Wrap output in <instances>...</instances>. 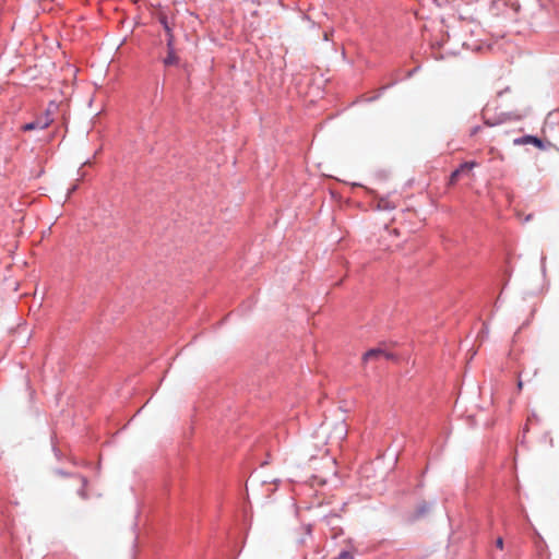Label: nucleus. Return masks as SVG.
<instances>
[{
	"label": "nucleus",
	"mask_w": 559,
	"mask_h": 559,
	"mask_svg": "<svg viewBox=\"0 0 559 559\" xmlns=\"http://www.w3.org/2000/svg\"><path fill=\"white\" fill-rule=\"evenodd\" d=\"M52 121H53V119L50 117V110L48 109L47 112L45 114V116L36 119L33 122L25 123L22 127V130L23 131H32V130H37V129H46L47 127H49L51 124Z\"/></svg>",
	"instance_id": "nucleus-1"
},
{
	"label": "nucleus",
	"mask_w": 559,
	"mask_h": 559,
	"mask_svg": "<svg viewBox=\"0 0 559 559\" xmlns=\"http://www.w3.org/2000/svg\"><path fill=\"white\" fill-rule=\"evenodd\" d=\"M513 144L514 145H526V144H533L535 145L536 147H538L539 150H544L545 148V145L543 143V141L536 136H533V135H524V136H521V138H516L513 140Z\"/></svg>",
	"instance_id": "nucleus-2"
},
{
	"label": "nucleus",
	"mask_w": 559,
	"mask_h": 559,
	"mask_svg": "<svg viewBox=\"0 0 559 559\" xmlns=\"http://www.w3.org/2000/svg\"><path fill=\"white\" fill-rule=\"evenodd\" d=\"M158 21L163 25L166 34H167V46H171L175 43V36L173 33V24L168 21L167 16L164 13L158 15Z\"/></svg>",
	"instance_id": "nucleus-3"
},
{
	"label": "nucleus",
	"mask_w": 559,
	"mask_h": 559,
	"mask_svg": "<svg viewBox=\"0 0 559 559\" xmlns=\"http://www.w3.org/2000/svg\"><path fill=\"white\" fill-rule=\"evenodd\" d=\"M381 357L389 359L391 356L388 353L383 352L382 349L373 348L365 353L362 359L364 361H369L373 359H379Z\"/></svg>",
	"instance_id": "nucleus-4"
},
{
	"label": "nucleus",
	"mask_w": 559,
	"mask_h": 559,
	"mask_svg": "<svg viewBox=\"0 0 559 559\" xmlns=\"http://www.w3.org/2000/svg\"><path fill=\"white\" fill-rule=\"evenodd\" d=\"M167 49H168V53H167V57L164 59V64L165 66H175V64H177L178 61H179V58L176 55L174 44H171V46H167Z\"/></svg>",
	"instance_id": "nucleus-5"
},
{
	"label": "nucleus",
	"mask_w": 559,
	"mask_h": 559,
	"mask_svg": "<svg viewBox=\"0 0 559 559\" xmlns=\"http://www.w3.org/2000/svg\"><path fill=\"white\" fill-rule=\"evenodd\" d=\"M478 166V164L474 160H471V162H465L463 163L456 170L463 175V174H466V175H469L471 171L476 168Z\"/></svg>",
	"instance_id": "nucleus-6"
},
{
	"label": "nucleus",
	"mask_w": 559,
	"mask_h": 559,
	"mask_svg": "<svg viewBox=\"0 0 559 559\" xmlns=\"http://www.w3.org/2000/svg\"><path fill=\"white\" fill-rule=\"evenodd\" d=\"M377 209L378 210H393L395 209V204L390 201L389 199H385V198H380L377 202Z\"/></svg>",
	"instance_id": "nucleus-7"
},
{
	"label": "nucleus",
	"mask_w": 559,
	"mask_h": 559,
	"mask_svg": "<svg viewBox=\"0 0 559 559\" xmlns=\"http://www.w3.org/2000/svg\"><path fill=\"white\" fill-rule=\"evenodd\" d=\"M460 177H461V174L455 169V170L451 174V176H450V178H449V185H450V186H454V185L457 182V180L460 179Z\"/></svg>",
	"instance_id": "nucleus-8"
},
{
	"label": "nucleus",
	"mask_w": 559,
	"mask_h": 559,
	"mask_svg": "<svg viewBox=\"0 0 559 559\" xmlns=\"http://www.w3.org/2000/svg\"><path fill=\"white\" fill-rule=\"evenodd\" d=\"M80 481H81L82 488H81V490L79 491V493H80V496H81L83 499H85V498L87 497V495L85 493V490H84V487H85V485H86V480H85L84 478H81V479H80Z\"/></svg>",
	"instance_id": "nucleus-9"
},
{
	"label": "nucleus",
	"mask_w": 559,
	"mask_h": 559,
	"mask_svg": "<svg viewBox=\"0 0 559 559\" xmlns=\"http://www.w3.org/2000/svg\"><path fill=\"white\" fill-rule=\"evenodd\" d=\"M338 429H340V436H338V439H343L345 436H346V428L344 426L343 423H340L338 425Z\"/></svg>",
	"instance_id": "nucleus-10"
},
{
	"label": "nucleus",
	"mask_w": 559,
	"mask_h": 559,
	"mask_svg": "<svg viewBox=\"0 0 559 559\" xmlns=\"http://www.w3.org/2000/svg\"><path fill=\"white\" fill-rule=\"evenodd\" d=\"M496 546L499 548V549H503V539L501 537H499L497 540H496Z\"/></svg>",
	"instance_id": "nucleus-11"
},
{
	"label": "nucleus",
	"mask_w": 559,
	"mask_h": 559,
	"mask_svg": "<svg viewBox=\"0 0 559 559\" xmlns=\"http://www.w3.org/2000/svg\"><path fill=\"white\" fill-rule=\"evenodd\" d=\"M76 188H78V186H76V185H74V186L69 190L68 197H69L72 192H74V191L76 190Z\"/></svg>",
	"instance_id": "nucleus-12"
},
{
	"label": "nucleus",
	"mask_w": 559,
	"mask_h": 559,
	"mask_svg": "<svg viewBox=\"0 0 559 559\" xmlns=\"http://www.w3.org/2000/svg\"><path fill=\"white\" fill-rule=\"evenodd\" d=\"M518 386H519V389L522 388V382L521 381H519Z\"/></svg>",
	"instance_id": "nucleus-13"
},
{
	"label": "nucleus",
	"mask_w": 559,
	"mask_h": 559,
	"mask_svg": "<svg viewBox=\"0 0 559 559\" xmlns=\"http://www.w3.org/2000/svg\"><path fill=\"white\" fill-rule=\"evenodd\" d=\"M324 39H326V40L329 39L328 33H324Z\"/></svg>",
	"instance_id": "nucleus-14"
},
{
	"label": "nucleus",
	"mask_w": 559,
	"mask_h": 559,
	"mask_svg": "<svg viewBox=\"0 0 559 559\" xmlns=\"http://www.w3.org/2000/svg\"><path fill=\"white\" fill-rule=\"evenodd\" d=\"M478 127L473 130V133H476L478 131Z\"/></svg>",
	"instance_id": "nucleus-15"
}]
</instances>
